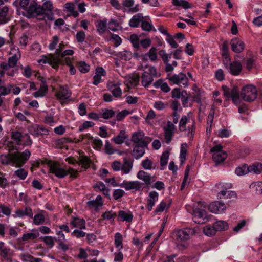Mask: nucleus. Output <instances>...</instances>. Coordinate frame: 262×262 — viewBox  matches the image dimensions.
Listing matches in <instances>:
<instances>
[{
  "label": "nucleus",
  "mask_w": 262,
  "mask_h": 262,
  "mask_svg": "<svg viewBox=\"0 0 262 262\" xmlns=\"http://www.w3.org/2000/svg\"><path fill=\"white\" fill-rule=\"evenodd\" d=\"M31 152L28 149L23 152L16 151L9 152L7 155H2L0 157L1 162L3 165H11L20 167L28 160Z\"/></svg>",
  "instance_id": "obj_1"
},
{
  "label": "nucleus",
  "mask_w": 262,
  "mask_h": 262,
  "mask_svg": "<svg viewBox=\"0 0 262 262\" xmlns=\"http://www.w3.org/2000/svg\"><path fill=\"white\" fill-rule=\"evenodd\" d=\"M50 171L58 178H63L68 174L70 175V177L76 178L78 175L77 170L71 167L66 170L61 167L57 162H54L50 165Z\"/></svg>",
  "instance_id": "obj_2"
},
{
  "label": "nucleus",
  "mask_w": 262,
  "mask_h": 262,
  "mask_svg": "<svg viewBox=\"0 0 262 262\" xmlns=\"http://www.w3.org/2000/svg\"><path fill=\"white\" fill-rule=\"evenodd\" d=\"M26 11V14L25 13H23V15L26 16L28 18L36 17L39 20H42L43 19L45 12L43 11L42 8H41V6L38 5L35 1L31 2Z\"/></svg>",
  "instance_id": "obj_3"
},
{
  "label": "nucleus",
  "mask_w": 262,
  "mask_h": 262,
  "mask_svg": "<svg viewBox=\"0 0 262 262\" xmlns=\"http://www.w3.org/2000/svg\"><path fill=\"white\" fill-rule=\"evenodd\" d=\"M257 89L253 85H246L242 89L241 97L245 101L252 102L257 98Z\"/></svg>",
  "instance_id": "obj_4"
},
{
  "label": "nucleus",
  "mask_w": 262,
  "mask_h": 262,
  "mask_svg": "<svg viewBox=\"0 0 262 262\" xmlns=\"http://www.w3.org/2000/svg\"><path fill=\"white\" fill-rule=\"evenodd\" d=\"M224 95L227 98H231L233 102L238 105L241 103L239 90L237 86H234L231 90L226 85L222 86Z\"/></svg>",
  "instance_id": "obj_5"
},
{
  "label": "nucleus",
  "mask_w": 262,
  "mask_h": 262,
  "mask_svg": "<svg viewBox=\"0 0 262 262\" xmlns=\"http://www.w3.org/2000/svg\"><path fill=\"white\" fill-rule=\"evenodd\" d=\"M197 232V229L185 228L174 232L173 235L178 241H183L190 238V236Z\"/></svg>",
  "instance_id": "obj_6"
},
{
  "label": "nucleus",
  "mask_w": 262,
  "mask_h": 262,
  "mask_svg": "<svg viewBox=\"0 0 262 262\" xmlns=\"http://www.w3.org/2000/svg\"><path fill=\"white\" fill-rule=\"evenodd\" d=\"M193 221L195 223L202 224L208 221L207 216V212L205 210L196 208L193 210Z\"/></svg>",
  "instance_id": "obj_7"
},
{
  "label": "nucleus",
  "mask_w": 262,
  "mask_h": 262,
  "mask_svg": "<svg viewBox=\"0 0 262 262\" xmlns=\"http://www.w3.org/2000/svg\"><path fill=\"white\" fill-rule=\"evenodd\" d=\"M149 142H142L141 144H133L132 155L136 159L141 158L145 154V149Z\"/></svg>",
  "instance_id": "obj_8"
},
{
  "label": "nucleus",
  "mask_w": 262,
  "mask_h": 262,
  "mask_svg": "<svg viewBox=\"0 0 262 262\" xmlns=\"http://www.w3.org/2000/svg\"><path fill=\"white\" fill-rule=\"evenodd\" d=\"M168 80L174 84L182 83L185 86L188 85V78L185 74L180 72L178 74H174L168 78Z\"/></svg>",
  "instance_id": "obj_9"
},
{
  "label": "nucleus",
  "mask_w": 262,
  "mask_h": 262,
  "mask_svg": "<svg viewBox=\"0 0 262 262\" xmlns=\"http://www.w3.org/2000/svg\"><path fill=\"white\" fill-rule=\"evenodd\" d=\"M119 186L124 188L127 191L130 190L139 191L142 189L141 183L138 181H127L124 180L119 184Z\"/></svg>",
  "instance_id": "obj_10"
},
{
  "label": "nucleus",
  "mask_w": 262,
  "mask_h": 262,
  "mask_svg": "<svg viewBox=\"0 0 262 262\" xmlns=\"http://www.w3.org/2000/svg\"><path fill=\"white\" fill-rule=\"evenodd\" d=\"M176 126L171 121H168L167 126L164 128L165 142L169 144L172 139Z\"/></svg>",
  "instance_id": "obj_11"
},
{
  "label": "nucleus",
  "mask_w": 262,
  "mask_h": 262,
  "mask_svg": "<svg viewBox=\"0 0 262 262\" xmlns=\"http://www.w3.org/2000/svg\"><path fill=\"white\" fill-rule=\"evenodd\" d=\"M10 54L12 55V56L8 58V62L11 67H15L21 57V54L18 48H11Z\"/></svg>",
  "instance_id": "obj_12"
},
{
  "label": "nucleus",
  "mask_w": 262,
  "mask_h": 262,
  "mask_svg": "<svg viewBox=\"0 0 262 262\" xmlns=\"http://www.w3.org/2000/svg\"><path fill=\"white\" fill-rule=\"evenodd\" d=\"M230 44L232 50L235 53H241L245 48L244 42L237 38L232 39L231 40Z\"/></svg>",
  "instance_id": "obj_13"
},
{
  "label": "nucleus",
  "mask_w": 262,
  "mask_h": 262,
  "mask_svg": "<svg viewBox=\"0 0 262 262\" xmlns=\"http://www.w3.org/2000/svg\"><path fill=\"white\" fill-rule=\"evenodd\" d=\"M137 177L139 179L144 181L147 185H151L155 181L154 177L143 170L139 171L137 173Z\"/></svg>",
  "instance_id": "obj_14"
},
{
  "label": "nucleus",
  "mask_w": 262,
  "mask_h": 262,
  "mask_svg": "<svg viewBox=\"0 0 262 262\" xmlns=\"http://www.w3.org/2000/svg\"><path fill=\"white\" fill-rule=\"evenodd\" d=\"M56 96L60 100H66L71 96V92H70L67 85L60 86L59 90L56 92Z\"/></svg>",
  "instance_id": "obj_15"
},
{
  "label": "nucleus",
  "mask_w": 262,
  "mask_h": 262,
  "mask_svg": "<svg viewBox=\"0 0 262 262\" xmlns=\"http://www.w3.org/2000/svg\"><path fill=\"white\" fill-rule=\"evenodd\" d=\"M32 209L30 207H26L25 210L17 209L13 216L16 217H23L25 216H28L30 218L33 217Z\"/></svg>",
  "instance_id": "obj_16"
},
{
  "label": "nucleus",
  "mask_w": 262,
  "mask_h": 262,
  "mask_svg": "<svg viewBox=\"0 0 262 262\" xmlns=\"http://www.w3.org/2000/svg\"><path fill=\"white\" fill-rule=\"evenodd\" d=\"M39 79L41 84L39 89L34 93V96L35 97H42L45 96L48 91V86L46 84V82L44 78L42 77H40Z\"/></svg>",
  "instance_id": "obj_17"
},
{
  "label": "nucleus",
  "mask_w": 262,
  "mask_h": 262,
  "mask_svg": "<svg viewBox=\"0 0 262 262\" xmlns=\"http://www.w3.org/2000/svg\"><path fill=\"white\" fill-rule=\"evenodd\" d=\"M229 72L233 75H238L242 71V64L238 61H234L229 63Z\"/></svg>",
  "instance_id": "obj_18"
},
{
  "label": "nucleus",
  "mask_w": 262,
  "mask_h": 262,
  "mask_svg": "<svg viewBox=\"0 0 262 262\" xmlns=\"http://www.w3.org/2000/svg\"><path fill=\"white\" fill-rule=\"evenodd\" d=\"M133 219V215L130 211H125L123 210H120L118 212V219L121 221H126V222L130 223L132 221Z\"/></svg>",
  "instance_id": "obj_19"
},
{
  "label": "nucleus",
  "mask_w": 262,
  "mask_h": 262,
  "mask_svg": "<svg viewBox=\"0 0 262 262\" xmlns=\"http://www.w3.org/2000/svg\"><path fill=\"white\" fill-rule=\"evenodd\" d=\"M132 141L134 142V144H141L142 142H148L145 140L143 131L135 132L132 136Z\"/></svg>",
  "instance_id": "obj_20"
},
{
  "label": "nucleus",
  "mask_w": 262,
  "mask_h": 262,
  "mask_svg": "<svg viewBox=\"0 0 262 262\" xmlns=\"http://www.w3.org/2000/svg\"><path fill=\"white\" fill-rule=\"evenodd\" d=\"M134 161L127 158L123 159V163L122 164L121 170L124 174H128L132 170Z\"/></svg>",
  "instance_id": "obj_21"
},
{
  "label": "nucleus",
  "mask_w": 262,
  "mask_h": 262,
  "mask_svg": "<svg viewBox=\"0 0 262 262\" xmlns=\"http://www.w3.org/2000/svg\"><path fill=\"white\" fill-rule=\"evenodd\" d=\"M8 11L9 8L7 6L4 7L0 10V24H6L10 20Z\"/></svg>",
  "instance_id": "obj_22"
},
{
  "label": "nucleus",
  "mask_w": 262,
  "mask_h": 262,
  "mask_svg": "<svg viewBox=\"0 0 262 262\" xmlns=\"http://www.w3.org/2000/svg\"><path fill=\"white\" fill-rule=\"evenodd\" d=\"M71 225L74 228L85 229L86 228L85 221L83 219L73 217L71 222Z\"/></svg>",
  "instance_id": "obj_23"
},
{
  "label": "nucleus",
  "mask_w": 262,
  "mask_h": 262,
  "mask_svg": "<svg viewBox=\"0 0 262 262\" xmlns=\"http://www.w3.org/2000/svg\"><path fill=\"white\" fill-rule=\"evenodd\" d=\"M142 85L145 88L148 87L154 80V77L147 73V71H144L141 76Z\"/></svg>",
  "instance_id": "obj_24"
},
{
  "label": "nucleus",
  "mask_w": 262,
  "mask_h": 262,
  "mask_svg": "<svg viewBox=\"0 0 262 262\" xmlns=\"http://www.w3.org/2000/svg\"><path fill=\"white\" fill-rule=\"evenodd\" d=\"M127 138L128 136L126 134L125 131L121 130L117 136L112 138V140L117 144H121Z\"/></svg>",
  "instance_id": "obj_25"
},
{
  "label": "nucleus",
  "mask_w": 262,
  "mask_h": 262,
  "mask_svg": "<svg viewBox=\"0 0 262 262\" xmlns=\"http://www.w3.org/2000/svg\"><path fill=\"white\" fill-rule=\"evenodd\" d=\"M143 19L142 15L141 13H138L132 17L129 22V25L131 27H137Z\"/></svg>",
  "instance_id": "obj_26"
},
{
  "label": "nucleus",
  "mask_w": 262,
  "mask_h": 262,
  "mask_svg": "<svg viewBox=\"0 0 262 262\" xmlns=\"http://www.w3.org/2000/svg\"><path fill=\"white\" fill-rule=\"evenodd\" d=\"M217 196L221 199L228 198L234 199L236 198V194L235 192L233 191L221 190L218 193Z\"/></svg>",
  "instance_id": "obj_27"
},
{
  "label": "nucleus",
  "mask_w": 262,
  "mask_h": 262,
  "mask_svg": "<svg viewBox=\"0 0 262 262\" xmlns=\"http://www.w3.org/2000/svg\"><path fill=\"white\" fill-rule=\"evenodd\" d=\"M227 154L225 151L214 153L212 155V159L216 164L223 162L227 158Z\"/></svg>",
  "instance_id": "obj_28"
},
{
  "label": "nucleus",
  "mask_w": 262,
  "mask_h": 262,
  "mask_svg": "<svg viewBox=\"0 0 262 262\" xmlns=\"http://www.w3.org/2000/svg\"><path fill=\"white\" fill-rule=\"evenodd\" d=\"M30 0H16L15 1L13 5L16 8H17V14H20L19 11L18 9V7H20L23 9L25 10V11L28 8V6L29 4Z\"/></svg>",
  "instance_id": "obj_29"
},
{
  "label": "nucleus",
  "mask_w": 262,
  "mask_h": 262,
  "mask_svg": "<svg viewBox=\"0 0 262 262\" xmlns=\"http://www.w3.org/2000/svg\"><path fill=\"white\" fill-rule=\"evenodd\" d=\"M222 50L223 51L222 55L225 57L224 63L226 68H228V62H230V59L228 56V42L227 41L223 42L222 47Z\"/></svg>",
  "instance_id": "obj_30"
},
{
  "label": "nucleus",
  "mask_w": 262,
  "mask_h": 262,
  "mask_svg": "<svg viewBox=\"0 0 262 262\" xmlns=\"http://www.w3.org/2000/svg\"><path fill=\"white\" fill-rule=\"evenodd\" d=\"M213 225L216 231H222L228 229V224L224 221H216Z\"/></svg>",
  "instance_id": "obj_31"
},
{
  "label": "nucleus",
  "mask_w": 262,
  "mask_h": 262,
  "mask_svg": "<svg viewBox=\"0 0 262 262\" xmlns=\"http://www.w3.org/2000/svg\"><path fill=\"white\" fill-rule=\"evenodd\" d=\"M108 90L111 92L115 98H119L121 97L122 92L119 86L113 84L108 88Z\"/></svg>",
  "instance_id": "obj_32"
},
{
  "label": "nucleus",
  "mask_w": 262,
  "mask_h": 262,
  "mask_svg": "<svg viewBox=\"0 0 262 262\" xmlns=\"http://www.w3.org/2000/svg\"><path fill=\"white\" fill-rule=\"evenodd\" d=\"M123 237L121 234L119 232L115 233L114 236V244L116 248H118L119 250L123 248Z\"/></svg>",
  "instance_id": "obj_33"
},
{
  "label": "nucleus",
  "mask_w": 262,
  "mask_h": 262,
  "mask_svg": "<svg viewBox=\"0 0 262 262\" xmlns=\"http://www.w3.org/2000/svg\"><path fill=\"white\" fill-rule=\"evenodd\" d=\"M40 129V126L38 124H33L28 127V131L29 133L36 137L40 136L41 134H39V133Z\"/></svg>",
  "instance_id": "obj_34"
},
{
  "label": "nucleus",
  "mask_w": 262,
  "mask_h": 262,
  "mask_svg": "<svg viewBox=\"0 0 262 262\" xmlns=\"http://www.w3.org/2000/svg\"><path fill=\"white\" fill-rule=\"evenodd\" d=\"M115 115V112L112 109H102L101 117L104 119H109L112 118Z\"/></svg>",
  "instance_id": "obj_35"
},
{
  "label": "nucleus",
  "mask_w": 262,
  "mask_h": 262,
  "mask_svg": "<svg viewBox=\"0 0 262 262\" xmlns=\"http://www.w3.org/2000/svg\"><path fill=\"white\" fill-rule=\"evenodd\" d=\"M216 232V231L214 228V225H213V226L207 225L203 228L204 233L208 236H211L215 235Z\"/></svg>",
  "instance_id": "obj_36"
},
{
  "label": "nucleus",
  "mask_w": 262,
  "mask_h": 262,
  "mask_svg": "<svg viewBox=\"0 0 262 262\" xmlns=\"http://www.w3.org/2000/svg\"><path fill=\"white\" fill-rule=\"evenodd\" d=\"M172 4L176 7H182L184 9L191 8L189 3L185 0H172Z\"/></svg>",
  "instance_id": "obj_37"
},
{
  "label": "nucleus",
  "mask_w": 262,
  "mask_h": 262,
  "mask_svg": "<svg viewBox=\"0 0 262 262\" xmlns=\"http://www.w3.org/2000/svg\"><path fill=\"white\" fill-rule=\"evenodd\" d=\"M129 41L132 43L133 47L138 50L140 48V40L138 36L135 34H132L130 36Z\"/></svg>",
  "instance_id": "obj_38"
},
{
  "label": "nucleus",
  "mask_w": 262,
  "mask_h": 262,
  "mask_svg": "<svg viewBox=\"0 0 262 262\" xmlns=\"http://www.w3.org/2000/svg\"><path fill=\"white\" fill-rule=\"evenodd\" d=\"M108 27L110 30L113 31H117L119 30H121L122 27L119 25L118 21L117 20L114 19H111L108 23Z\"/></svg>",
  "instance_id": "obj_39"
},
{
  "label": "nucleus",
  "mask_w": 262,
  "mask_h": 262,
  "mask_svg": "<svg viewBox=\"0 0 262 262\" xmlns=\"http://www.w3.org/2000/svg\"><path fill=\"white\" fill-rule=\"evenodd\" d=\"M107 20L106 19L100 20L96 25L97 31L101 34L104 33L106 29Z\"/></svg>",
  "instance_id": "obj_40"
},
{
  "label": "nucleus",
  "mask_w": 262,
  "mask_h": 262,
  "mask_svg": "<svg viewBox=\"0 0 262 262\" xmlns=\"http://www.w3.org/2000/svg\"><path fill=\"white\" fill-rule=\"evenodd\" d=\"M248 167L250 172H253L256 174H259L262 171V164L260 163H256Z\"/></svg>",
  "instance_id": "obj_41"
},
{
  "label": "nucleus",
  "mask_w": 262,
  "mask_h": 262,
  "mask_svg": "<svg viewBox=\"0 0 262 262\" xmlns=\"http://www.w3.org/2000/svg\"><path fill=\"white\" fill-rule=\"evenodd\" d=\"M157 51V48L155 47H152L150 49L148 52L146 53L145 56H148L151 61H154L156 60L158 58Z\"/></svg>",
  "instance_id": "obj_42"
},
{
  "label": "nucleus",
  "mask_w": 262,
  "mask_h": 262,
  "mask_svg": "<svg viewBox=\"0 0 262 262\" xmlns=\"http://www.w3.org/2000/svg\"><path fill=\"white\" fill-rule=\"evenodd\" d=\"M117 56L125 61L129 60L133 56L132 52L127 50L119 52Z\"/></svg>",
  "instance_id": "obj_43"
},
{
  "label": "nucleus",
  "mask_w": 262,
  "mask_h": 262,
  "mask_svg": "<svg viewBox=\"0 0 262 262\" xmlns=\"http://www.w3.org/2000/svg\"><path fill=\"white\" fill-rule=\"evenodd\" d=\"M78 159V165L81 164L82 165V167L84 168H88L89 167L91 163V160L87 156L79 157Z\"/></svg>",
  "instance_id": "obj_44"
},
{
  "label": "nucleus",
  "mask_w": 262,
  "mask_h": 262,
  "mask_svg": "<svg viewBox=\"0 0 262 262\" xmlns=\"http://www.w3.org/2000/svg\"><path fill=\"white\" fill-rule=\"evenodd\" d=\"M140 80V77L138 74H134L129 76L128 79V83L132 86H136L138 85Z\"/></svg>",
  "instance_id": "obj_45"
},
{
  "label": "nucleus",
  "mask_w": 262,
  "mask_h": 262,
  "mask_svg": "<svg viewBox=\"0 0 262 262\" xmlns=\"http://www.w3.org/2000/svg\"><path fill=\"white\" fill-rule=\"evenodd\" d=\"M187 122L188 119L187 116H182L180 120L179 124V129L180 132H184L186 130V124L187 123Z\"/></svg>",
  "instance_id": "obj_46"
},
{
  "label": "nucleus",
  "mask_w": 262,
  "mask_h": 262,
  "mask_svg": "<svg viewBox=\"0 0 262 262\" xmlns=\"http://www.w3.org/2000/svg\"><path fill=\"white\" fill-rule=\"evenodd\" d=\"M249 172V167L246 165H244L242 167H238L235 170V173L238 176H243L248 173Z\"/></svg>",
  "instance_id": "obj_47"
},
{
  "label": "nucleus",
  "mask_w": 262,
  "mask_h": 262,
  "mask_svg": "<svg viewBox=\"0 0 262 262\" xmlns=\"http://www.w3.org/2000/svg\"><path fill=\"white\" fill-rule=\"evenodd\" d=\"M187 145L186 143L182 144L181 145L180 159L182 164L184 163L185 160H186V155L187 153Z\"/></svg>",
  "instance_id": "obj_48"
},
{
  "label": "nucleus",
  "mask_w": 262,
  "mask_h": 262,
  "mask_svg": "<svg viewBox=\"0 0 262 262\" xmlns=\"http://www.w3.org/2000/svg\"><path fill=\"white\" fill-rule=\"evenodd\" d=\"M14 175L19 178L20 180H25L28 176V172L24 168H19L14 171Z\"/></svg>",
  "instance_id": "obj_49"
},
{
  "label": "nucleus",
  "mask_w": 262,
  "mask_h": 262,
  "mask_svg": "<svg viewBox=\"0 0 262 262\" xmlns=\"http://www.w3.org/2000/svg\"><path fill=\"white\" fill-rule=\"evenodd\" d=\"M60 62V60L58 57H56L51 55L49 56V64L51 65L53 68L56 69L58 67Z\"/></svg>",
  "instance_id": "obj_50"
},
{
  "label": "nucleus",
  "mask_w": 262,
  "mask_h": 262,
  "mask_svg": "<svg viewBox=\"0 0 262 262\" xmlns=\"http://www.w3.org/2000/svg\"><path fill=\"white\" fill-rule=\"evenodd\" d=\"M89 139L93 140V143L96 146L95 148L97 150H99L101 148L103 143L101 140H100L99 138H94L93 137L91 136H89Z\"/></svg>",
  "instance_id": "obj_51"
},
{
  "label": "nucleus",
  "mask_w": 262,
  "mask_h": 262,
  "mask_svg": "<svg viewBox=\"0 0 262 262\" xmlns=\"http://www.w3.org/2000/svg\"><path fill=\"white\" fill-rule=\"evenodd\" d=\"M169 156V152L168 151H165L162 154L160 159L161 166L164 167L167 164Z\"/></svg>",
  "instance_id": "obj_52"
},
{
  "label": "nucleus",
  "mask_w": 262,
  "mask_h": 262,
  "mask_svg": "<svg viewBox=\"0 0 262 262\" xmlns=\"http://www.w3.org/2000/svg\"><path fill=\"white\" fill-rule=\"evenodd\" d=\"M45 216L42 214L38 213L34 216L33 222L35 225L42 224L45 222Z\"/></svg>",
  "instance_id": "obj_53"
},
{
  "label": "nucleus",
  "mask_w": 262,
  "mask_h": 262,
  "mask_svg": "<svg viewBox=\"0 0 262 262\" xmlns=\"http://www.w3.org/2000/svg\"><path fill=\"white\" fill-rule=\"evenodd\" d=\"M41 238L45 242V243L49 246L50 248H52L54 246V242L53 237L50 236H46L41 237Z\"/></svg>",
  "instance_id": "obj_54"
},
{
  "label": "nucleus",
  "mask_w": 262,
  "mask_h": 262,
  "mask_svg": "<svg viewBox=\"0 0 262 262\" xmlns=\"http://www.w3.org/2000/svg\"><path fill=\"white\" fill-rule=\"evenodd\" d=\"M95 124L92 121H86L84 122L79 127L78 130L80 132L83 131L84 129H88L94 126Z\"/></svg>",
  "instance_id": "obj_55"
},
{
  "label": "nucleus",
  "mask_w": 262,
  "mask_h": 262,
  "mask_svg": "<svg viewBox=\"0 0 262 262\" xmlns=\"http://www.w3.org/2000/svg\"><path fill=\"white\" fill-rule=\"evenodd\" d=\"M78 70L82 73H85L89 71L90 66L85 62L81 61L78 64Z\"/></svg>",
  "instance_id": "obj_56"
},
{
  "label": "nucleus",
  "mask_w": 262,
  "mask_h": 262,
  "mask_svg": "<svg viewBox=\"0 0 262 262\" xmlns=\"http://www.w3.org/2000/svg\"><path fill=\"white\" fill-rule=\"evenodd\" d=\"M116 213H112L111 211H106L102 214V217L104 220L114 221V218L116 216Z\"/></svg>",
  "instance_id": "obj_57"
},
{
  "label": "nucleus",
  "mask_w": 262,
  "mask_h": 262,
  "mask_svg": "<svg viewBox=\"0 0 262 262\" xmlns=\"http://www.w3.org/2000/svg\"><path fill=\"white\" fill-rule=\"evenodd\" d=\"M87 206L90 209H94L95 210H97L98 208L102 206V203L97 202L95 200H92L88 201L86 203Z\"/></svg>",
  "instance_id": "obj_58"
},
{
  "label": "nucleus",
  "mask_w": 262,
  "mask_h": 262,
  "mask_svg": "<svg viewBox=\"0 0 262 262\" xmlns=\"http://www.w3.org/2000/svg\"><path fill=\"white\" fill-rule=\"evenodd\" d=\"M22 138V134L19 132H13L11 133V138L13 140L15 141L17 143H19V142L21 141Z\"/></svg>",
  "instance_id": "obj_59"
},
{
  "label": "nucleus",
  "mask_w": 262,
  "mask_h": 262,
  "mask_svg": "<svg viewBox=\"0 0 262 262\" xmlns=\"http://www.w3.org/2000/svg\"><path fill=\"white\" fill-rule=\"evenodd\" d=\"M125 194V191L120 189H115L113 193V196L116 200L122 198Z\"/></svg>",
  "instance_id": "obj_60"
},
{
  "label": "nucleus",
  "mask_w": 262,
  "mask_h": 262,
  "mask_svg": "<svg viewBox=\"0 0 262 262\" xmlns=\"http://www.w3.org/2000/svg\"><path fill=\"white\" fill-rule=\"evenodd\" d=\"M38 235H37L34 233H28L26 234H24L21 239L23 241H27L29 239H36Z\"/></svg>",
  "instance_id": "obj_61"
},
{
  "label": "nucleus",
  "mask_w": 262,
  "mask_h": 262,
  "mask_svg": "<svg viewBox=\"0 0 262 262\" xmlns=\"http://www.w3.org/2000/svg\"><path fill=\"white\" fill-rule=\"evenodd\" d=\"M129 114V112L126 110H122L119 112L116 116V120L118 121H121L123 120L124 118Z\"/></svg>",
  "instance_id": "obj_62"
},
{
  "label": "nucleus",
  "mask_w": 262,
  "mask_h": 262,
  "mask_svg": "<svg viewBox=\"0 0 262 262\" xmlns=\"http://www.w3.org/2000/svg\"><path fill=\"white\" fill-rule=\"evenodd\" d=\"M41 8H42L44 12H45V11L51 12L53 9L52 3L51 1H47L45 2L42 6H41Z\"/></svg>",
  "instance_id": "obj_63"
},
{
  "label": "nucleus",
  "mask_w": 262,
  "mask_h": 262,
  "mask_svg": "<svg viewBox=\"0 0 262 262\" xmlns=\"http://www.w3.org/2000/svg\"><path fill=\"white\" fill-rule=\"evenodd\" d=\"M11 85H9L7 87L1 85L0 86V94L1 95H7L9 94L11 91Z\"/></svg>",
  "instance_id": "obj_64"
}]
</instances>
